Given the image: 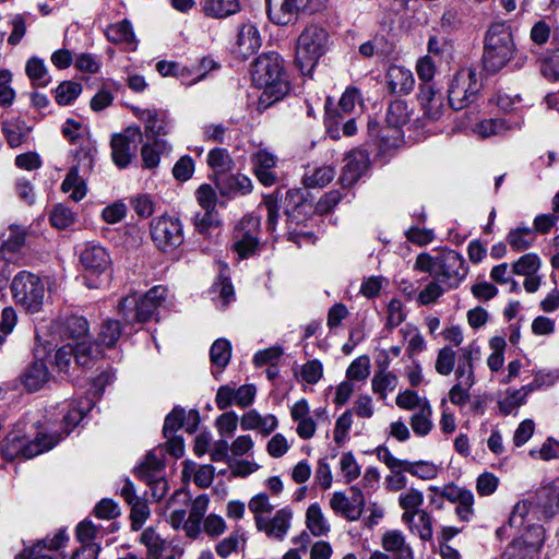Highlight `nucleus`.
Listing matches in <instances>:
<instances>
[{"instance_id":"obj_1","label":"nucleus","mask_w":559,"mask_h":559,"mask_svg":"<svg viewBox=\"0 0 559 559\" xmlns=\"http://www.w3.org/2000/svg\"><path fill=\"white\" fill-rule=\"evenodd\" d=\"M250 74L253 84L262 90L259 96L261 107L266 108L282 99L289 90L284 62L277 52L260 55L251 64Z\"/></svg>"},{"instance_id":"obj_2","label":"nucleus","mask_w":559,"mask_h":559,"mask_svg":"<svg viewBox=\"0 0 559 559\" xmlns=\"http://www.w3.org/2000/svg\"><path fill=\"white\" fill-rule=\"evenodd\" d=\"M51 334L75 346V362L82 367L98 356V345L90 342V324L82 316L69 314L55 320L50 326Z\"/></svg>"},{"instance_id":"obj_3","label":"nucleus","mask_w":559,"mask_h":559,"mask_svg":"<svg viewBox=\"0 0 559 559\" xmlns=\"http://www.w3.org/2000/svg\"><path fill=\"white\" fill-rule=\"evenodd\" d=\"M515 51L511 27L504 22L490 25L484 47V66L489 72H498L512 59Z\"/></svg>"},{"instance_id":"obj_4","label":"nucleus","mask_w":559,"mask_h":559,"mask_svg":"<svg viewBox=\"0 0 559 559\" xmlns=\"http://www.w3.org/2000/svg\"><path fill=\"white\" fill-rule=\"evenodd\" d=\"M329 34L318 25L307 26L299 35L296 45V66L304 75H311L319 59L324 55Z\"/></svg>"},{"instance_id":"obj_5","label":"nucleus","mask_w":559,"mask_h":559,"mask_svg":"<svg viewBox=\"0 0 559 559\" xmlns=\"http://www.w3.org/2000/svg\"><path fill=\"white\" fill-rule=\"evenodd\" d=\"M167 289L154 286L146 294H131L119 304V312L127 324L143 323L153 318L157 308L165 301Z\"/></svg>"},{"instance_id":"obj_6","label":"nucleus","mask_w":559,"mask_h":559,"mask_svg":"<svg viewBox=\"0 0 559 559\" xmlns=\"http://www.w3.org/2000/svg\"><path fill=\"white\" fill-rule=\"evenodd\" d=\"M13 299L27 312H39L44 305L45 285L41 278L28 271L19 272L12 280Z\"/></svg>"},{"instance_id":"obj_7","label":"nucleus","mask_w":559,"mask_h":559,"mask_svg":"<svg viewBox=\"0 0 559 559\" xmlns=\"http://www.w3.org/2000/svg\"><path fill=\"white\" fill-rule=\"evenodd\" d=\"M481 84L475 69L463 68L459 70L450 82L448 98L454 110L469 106L477 97Z\"/></svg>"},{"instance_id":"obj_8","label":"nucleus","mask_w":559,"mask_h":559,"mask_svg":"<svg viewBox=\"0 0 559 559\" xmlns=\"http://www.w3.org/2000/svg\"><path fill=\"white\" fill-rule=\"evenodd\" d=\"M259 235L260 218L252 214L243 216L233 235L231 250L238 259H248L260 252L262 243Z\"/></svg>"},{"instance_id":"obj_9","label":"nucleus","mask_w":559,"mask_h":559,"mask_svg":"<svg viewBox=\"0 0 559 559\" xmlns=\"http://www.w3.org/2000/svg\"><path fill=\"white\" fill-rule=\"evenodd\" d=\"M150 234L156 248L163 252H173L185 241L182 223L176 216L162 215L153 218Z\"/></svg>"},{"instance_id":"obj_10","label":"nucleus","mask_w":559,"mask_h":559,"mask_svg":"<svg viewBox=\"0 0 559 559\" xmlns=\"http://www.w3.org/2000/svg\"><path fill=\"white\" fill-rule=\"evenodd\" d=\"M209 506V496L199 495L191 501L188 516L185 510H174L169 515V524L174 530H182L188 538L197 539L202 533L201 524Z\"/></svg>"},{"instance_id":"obj_11","label":"nucleus","mask_w":559,"mask_h":559,"mask_svg":"<svg viewBox=\"0 0 559 559\" xmlns=\"http://www.w3.org/2000/svg\"><path fill=\"white\" fill-rule=\"evenodd\" d=\"M95 154L96 150L91 146L82 147L75 154L78 164L70 168L61 185L62 191L70 192L73 201H80L86 195V186L79 173L82 170L86 174L93 168Z\"/></svg>"},{"instance_id":"obj_12","label":"nucleus","mask_w":559,"mask_h":559,"mask_svg":"<svg viewBox=\"0 0 559 559\" xmlns=\"http://www.w3.org/2000/svg\"><path fill=\"white\" fill-rule=\"evenodd\" d=\"M292 420L297 425L296 433L302 440L311 439L317 430V423L330 424L329 414L325 407L314 409L311 415L307 400L301 399L290 407Z\"/></svg>"},{"instance_id":"obj_13","label":"nucleus","mask_w":559,"mask_h":559,"mask_svg":"<svg viewBox=\"0 0 559 559\" xmlns=\"http://www.w3.org/2000/svg\"><path fill=\"white\" fill-rule=\"evenodd\" d=\"M143 134L138 126L128 127L123 133L115 134L111 139V157L119 168L127 167L135 155Z\"/></svg>"},{"instance_id":"obj_14","label":"nucleus","mask_w":559,"mask_h":559,"mask_svg":"<svg viewBox=\"0 0 559 559\" xmlns=\"http://www.w3.org/2000/svg\"><path fill=\"white\" fill-rule=\"evenodd\" d=\"M467 274L464 258L455 250H441L437 277L448 289L459 287Z\"/></svg>"},{"instance_id":"obj_15","label":"nucleus","mask_w":559,"mask_h":559,"mask_svg":"<svg viewBox=\"0 0 559 559\" xmlns=\"http://www.w3.org/2000/svg\"><path fill=\"white\" fill-rule=\"evenodd\" d=\"M431 491L439 493L451 503H455V514L462 522H471L475 515L474 493L455 484H447L442 488L431 486Z\"/></svg>"},{"instance_id":"obj_16","label":"nucleus","mask_w":559,"mask_h":559,"mask_svg":"<svg viewBox=\"0 0 559 559\" xmlns=\"http://www.w3.org/2000/svg\"><path fill=\"white\" fill-rule=\"evenodd\" d=\"M163 471L164 462L155 450L148 452L135 469L139 478L146 481L147 485L154 486L153 496L158 500L163 498L167 489L166 480L163 477Z\"/></svg>"},{"instance_id":"obj_17","label":"nucleus","mask_w":559,"mask_h":559,"mask_svg":"<svg viewBox=\"0 0 559 559\" xmlns=\"http://www.w3.org/2000/svg\"><path fill=\"white\" fill-rule=\"evenodd\" d=\"M350 491V497L342 491H335L330 499V507L335 514L354 522L361 516L366 500L361 488L358 486H352Z\"/></svg>"},{"instance_id":"obj_18","label":"nucleus","mask_w":559,"mask_h":559,"mask_svg":"<svg viewBox=\"0 0 559 559\" xmlns=\"http://www.w3.org/2000/svg\"><path fill=\"white\" fill-rule=\"evenodd\" d=\"M133 115L144 123V130L147 136L158 138L167 135L171 130V120L167 110L162 108H141L133 106Z\"/></svg>"},{"instance_id":"obj_19","label":"nucleus","mask_w":559,"mask_h":559,"mask_svg":"<svg viewBox=\"0 0 559 559\" xmlns=\"http://www.w3.org/2000/svg\"><path fill=\"white\" fill-rule=\"evenodd\" d=\"M522 116L488 118L477 122L473 131L479 138L504 136L508 133L520 131L523 128Z\"/></svg>"},{"instance_id":"obj_20","label":"nucleus","mask_w":559,"mask_h":559,"mask_svg":"<svg viewBox=\"0 0 559 559\" xmlns=\"http://www.w3.org/2000/svg\"><path fill=\"white\" fill-rule=\"evenodd\" d=\"M530 534L534 536L535 539H514L503 551L502 559H535L537 552L544 544V528L539 525L533 526L530 530Z\"/></svg>"},{"instance_id":"obj_21","label":"nucleus","mask_w":559,"mask_h":559,"mask_svg":"<svg viewBox=\"0 0 559 559\" xmlns=\"http://www.w3.org/2000/svg\"><path fill=\"white\" fill-rule=\"evenodd\" d=\"M292 520V509L283 508L277 510L271 519L257 518L255 526L259 532H263L269 538L283 540L290 528Z\"/></svg>"},{"instance_id":"obj_22","label":"nucleus","mask_w":559,"mask_h":559,"mask_svg":"<svg viewBox=\"0 0 559 559\" xmlns=\"http://www.w3.org/2000/svg\"><path fill=\"white\" fill-rule=\"evenodd\" d=\"M340 183L344 188L353 187L369 167V155L362 150H353L344 158Z\"/></svg>"},{"instance_id":"obj_23","label":"nucleus","mask_w":559,"mask_h":559,"mask_svg":"<svg viewBox=\"0 0 559 559\" xmlns=\"http://www.w3.org/2000/svg\"><path fill=\"white\" fill-rule=\"evenodd\" d=\"M269 19L276 25H287L306 7L304 0H266Z\"/></svg>"},{"instance_id":"obj_24","label":"nucleus","mask_w":559,"mask_h":559,"mask_svg":"<svg viewBox=\"0 0 559 559\" xmlns=\"http://www.w3.org/2000/svg\"><path fill=\"white\" fill-rule=\"evenodd\" d=\"M253 173L264 186H272L276 181L275 167L277 157L271 152L260 148L251 156Z\"/></svg>"},{"instance_id":"obj_25","label":"nucleus","mask_w":559,"mask_h":559,"mask_svg":"<svg viewBox=\"0 0 559 559\" xmlns=\"http://www.w3.org/2000/svg\"><path fill=\"white\" fill-rule=\"evenodd\" d=\"M80 261L84 269L91 274H103L109 270L111 260L104 247L87 245L82 251Z\"/></svg>"},{"instance_id":"obj_26","label":"nucleus","mask_w":559,"mask_h":559,"mask_svg":"<svg viewBox=\"0 0 559 559\" xmlns=\"http://www.w3.org/2000/svg\"><path fill=\"white\" fill-rule=\"evenodd\" d=\"M261 45L262 38L258 27L252 23L241 24L236 37L235 51L243 58H248L255 53Z\"/></svg>"},{"instance_id":"obj_27","label":"nucleus","mask_w":559,"mask_h":559,"mask_svg":"<svg viewBox=\"0 0 559 559\" xmlns=\"http://www.w3.org/2000/svg\"><path fill=\"white\" fill-rule=\"evenodd\" d=\"M386 87L392 94L407 95L415 86V78L409 69L391 66L385 74Z\"/></svg>"},{"instance_id":"obj_28","label":"nucleus","mask_w":559,"mask_h":559,"mask_svg":"<svg viewBox=\"0 0 559 559\" xmlns=\"http://www.w3.org/2000/svg\"><path fill=\"white\" fill-rule=\"evenodd\" d=\"M381 546L385 552L392 555V559H415L412 546L399 530H390L383 533Z\"/></svg>"},{"instance_id":"obj_29","label":"nucleus","mask_w":559,"mask_h":559,"mask_svg":"<svg viewBox=\"0 0 559 559\" xmlns=\"http://www.w3.org/2000/svg\"><path fill=\"white\" fill-rule=\"evenodd\" d=\"M472 346L462 347L454 369L455 385L472 389L476 382Z\"/></svg>"},{"instance_id":"obj_30","label":"nucleus","mask_w":559,"mask_h":559,"mask_svg":"<svg viewBox=\"0 0 559 559\" xmlns=\"http://www.w3.org/2000/svg\"><path fill=\"white\" fill-rule=\"evenodd\" d=\"M202 10L206 16L226 19L241 10L239 0H202Z\"/></svg>"},{"instance_id":"obj_31","label":"nucleus","mask_w":559,"mask_h":559,"mask_svg":"<svg viewBox=\"0 0 559 559\" xmlns=\"http://www.w3.org/2000/svg\"><path fill=\"white\" fill-rule=\"evenodd\" d=\"M411 109L404 100L392 102L385 114V121L393 129L396 136L400 135V129L411 119Z\"/></svg>"},{"instance_id":"obj_32","label":"nucleus","mask_w":559,"mask_h":559,"mask_svg":"<svg viewBox=\"0 0 559 559\" xmlns=\"http://www.w3.org/2000/svg\"><path fill=\"white\" fill-rule=\"evenodd\" d=\"M105 34L111 43L123 44L130 49L135 48V36L132 25L128 20L109 25Z\"/></svg>"},{"instance_id":"obj_33","label":"nucleus","mask_w":559,"mask_h":559,"mask_svg":"<svg viewBox=\"0 0 559 559\" xmlns=\"http://www.w3.org/2000/svg\"><path fill=\"white\" fill-rule=\"evenodd\" d=\"M432 415L433 411L431 404L412 413L409 425L415 436L424 438L431 432L433 429Z\"/></svg>"},{"instance_id":"obj_34","label":"nucleus","mask_w":559,"mask_h":559,"mask_svg":"<svg viewBox=\"0 0 559 559\" xmlns=\"http://www.w3.org/2000/svg\"><path fill=\"white\" fill-rule=\"evenodd\" d=\"M306 526L316 537L324 536L330 532V524L318 503H312L308 507L306 511Z\"/></svg>"},{"instance_id":"obj_35","label":"nucleus","mask_w":559,"mask_h":559,"mask_svg":"<svg viewBox=\"0 0 559 559\" xmlns=\"http://www.w3.org/2000/svg\"><path fill=\"white\" fill-rule=\"evenodd\" d=\"M29 128L19 119L7 120L2 123V132L11 147H17L27 139Z\"/></svg>"},{"instance_id":"obj_36","label":"nucleus","mask_w":559,"mask_h":559,"mask_svg":"<svg viewBox=\"0 0 559 559\" xmlns=\"http://www.w3.org/2000/svg\"><path fill=\"white\" fill-rule=\"evenodd\" d=\"M536 240L535 230L531 227L519 226L511 229L507 235V242L514 251H525Z\"/></svg>"},{"instance_id":"obj_37","label":"nucleus","mask_w":559,"mask_h":559,"mask_svg":"<svg viewBox=\"0 0 559 559\" xmlns=\"http://www.w3.org/2000/svg\"><path fill=\"white\" fill-rule=\"evenodd\" d=\"M397 384L399 379L391 371H378L371 379V390L380 400H385L389 392L394 391Z\"/></svg>"},{"instance_id":"obj_38","label":"nucleus","mask_w":559,"mask_h":559,"mask_svg":"<svg viewBox=\"0 0 559 559\" xmlns=\"http://www.w3.org/2000/svg\"><path fill=\"white\" fill-rule=\"evenodd\" d=\"M60 439L61 437L56 435H41L34 440H29L25 437L23 459H32L45 451L50 450L60 441Z\"/></svg>"},{"instance_id":"obj_39","label":"nucleus","mask_w":559,"mask_h":559,"mask_svg":"<svg viewBox=\"0 0 559 559\" xmlns=\"http://www.w3.org/2000/svg\"><path fill=\"white\" fill-rule=\"evenodd\" d=\"M335 176V169L329 165L308 168L304 182L308 188H322L329 185Z\"/></svg>"},{"instance_id":"obj_40","label":"nucleus","mask_w":559,"mask_h":559,"mask_svg":"<svg viewBox=\"0 0 559 559\" xmlns=\"http://www.w3.org/2000/svg\"><path fill=\"white\" fill-rule=\"evenodd\" d=\"M400 334L407 344L406 353L409 358H413L415 355L420 354L426 349V341L417 326L406 324L400 330Z\"/></svg>"},{"instance_id":"obj_41","label":"nucleus","mask_w":559,"mask_h":559,"mask_svg":"<svg viewBox=\"0 0 559 559\" xmlns=\"http://www.w3.org/2000/svg\"><path fill=\"white\" fill-rule=\"evenodd\" d=\"M92 408L93 402L88 397L73 401L70 404V409L63 417L67 435L70 432V429L74 428Z\"/></svg>"},{"instance_id":"obj_42","label":"nucleus","mask_w":559,"mask_h":559,"mask_svg":"<svg viewBox=\"0 0 559 559\" xmlns=\"http://www.w3.org/2000/svg\"><path fill=\"white\" fill-rule=\"evenodd\" d=\"M48 369L43 360H36L24 373L23 382L29 391L39 390L48 380Z\"/></svg>"},{"instance_id":"obj_43","label":"nucleus","mask_w":559,"mask_h":559,"mask_svg":"<svg viewBox=\"0 0 559 559\" xmlns=\"http://www.w3.org/2000/svg\"><path fill=\"white\" fill-rule=\"evenodd\" d=\"M245 543V532L242 531V528L237 527L227 537L223 538L219 543H217V545L215 546V551L221 558L226 559L233 552L237 551L240 546H243Z\"/></svg>"},{"instance_id":"obj_44","label":"nucleus","mask_w":559,"mask_h":559,"mask_svg":"<svg viewBox=\"0 0 559 559\" xmlns=\"http://www.w3.org/2000/svg\"><path fill=\"white\" fill-rule=\"evenodd\" d=\"M207 165L216 175L223 176L233 168L234 162L226 148L215 147L207 154Z\"/></svg>"},{"instance_id":"obj_45","label":"nucleus","mask_w":559,"mask_h":559,"mask_svg":"<svg viewBox=\"0 0 559 559\" xmlns=\"http://www.w3.org/2000/svg\"><path fill=\"white\" fill-rule=\"evenodd\" d=\"M212 365L221 372L229 362L231 357L230 343L225 338L216 340L210 350Z\"/></svg>"},{"instance_id":"obj_46","label":"nucleus","mask_w":559,"mask_h":559,"mask_svg":"<svg viewBox=\"0 0 559 559\" xmlns=\"http://www.w3.org/2000/svg\"><path fill=\"white\" fill-rule=\"evenodd\" d=\"M395 404L399 408L412 413L430 404L427 397L420 396L416 391L405 390L397 394Z\"/></svg>"},{"instance_id":"obj_47","label":"nucleus","mask_w":559,"mask_h":559,"mask_svg":"<svg viewBox=\"0 0 559 559\" xmlns=\"http://www.w3.org/2000/svg\"><path fill=\"white\" fill-rule=\"evenodd\" d=\"M25 71L33 85L44 87L50 82L47 68L41 59L31 58L26 63Z\"/></svg>"},{"instance_id":"obj_48","label":"nucleus","mask_w":559,"mask_h":559,"mask_svg":"<svg viewBox=\"0 0 559 559\" xmlns=\"http://www.w3.org/2000/svg\"><path fill=\"white\" fill-rule=\"evenodd\" d=\"M403 471L423 480L433 479L438 475L437 465L428 461H406Z\"/></svg>"},{"instance_id":"obj_49","label":"nucleus","mask_w":559,"mask_h":559,"mask_svg":"<svg viewBox=\"0 0 559 559\" xmlns=\"http://www.w3.org/2000/svg\"><path fill=\"white\" fill-rule=\"evenodd\" d=\"M68 537L64 531H59L53 537H47L34 545L29 550V556L32 559H44L46 557V555L43 554L44 549L57 550L64 545Z\"/></svg>"},{"instance_id":"obj_50","label":"nucleus","mask_w":559,"mask_h":559,"mask_svg":"<svg viewBox=\"0 0 559 559\" xmlns=\"http://www.w3.org/2000/svg\"><path fill=\"white\" fill-rule=\"evenodd\" d=\"M447 290L449 289L442 281L436 277L420 290L417 302L421 306L435 304Z\"/></svg>"},{"instance_id":"obj_51","label":"nucleus","mask_w":559,"mask_h":559,"mask_svg":"<svg viewBox=\"0 0 559 559\" xmlns=\"http://www.w3.org/2000/svg\"><path fill=\"white\" fill-rule=\"evenodd\" d=\"M141 543L147 547L148 559H159L164 550L165 542L155 532L154 528H145L140 538Z\"/></svg>"},{"instance_id":"obj_52","label":"nucleus","mask_w":559,"mask_h":559,"mask_svg":"<svg viewBox=\"0 0 559 559\" xmlns=\"http://www.w3.org/2000/svg\"><path fill=\"white\" fill-rule=\"evenodd\" d=\"M528 394L530 392L525 390L524 385L518 390H509L507 395L498 403L500 412L504 415L511 414L525 402Z\"/></svg>"},{"instance_id":"obj_53","label":"nucleus","mask_w":559,"mask_h":559,"mask_svg":"<svg viewBox=\"0 0 559 559\" xmlns=\"http://www.w3.org/2000/svg\"><path fill=\"white\" fill-rule=\"evenodd\" d=\"M82 92L80 83L66 81L58 85L55 92L56 102L61 106L70 105Z\"/></svg>"},{"instance_id":"obj_54","label":"nucleus","mask_w":559,"mask_h":559,"mask_svg":"<svg viewBox=\"0 0 559 559\" xmlns=\"http://www.w3.org/2000/svg\"><path fill=\"white\" fill-rule=\"evenodd\" d=\"M538 504L548 515H552L559 509V489L556 486L544 487L538 492Z\"/></svg>"},{"instance_id":"obj_55","label":"nucleus","mask_w":559,"mask_h":559,"mask_svg":"<svg viewBox=\"0 0 559 559\" xmlns=\"http://www.w3.org/2000/svg\"><path fill=\"white\" fill-rule=\"evenodd\" d=\"M25 447V436H19L16 433H10L3 445L2 454L8 461L15 459H23V452Z\"/></svg>"},{"instance_id":"obj_56","label":"nucleus","mask_w":559,"mask_h":559,"mask_svg":"<svg viewBox=\"0 0 559 559\" xmlns=\"http://www.w3.org/2000/svg\"><path fill=\"white\" fill-rule=\"evenodd\" d=\"M370 374V360L368 356H359L352 361L346 370L349 381H364Z\"/></svg>"},{"instance_id":"obj_57","label":"nucleus","mask_w":559,"mask_h":559,"mask_svg":"<svg viewBox=\"0 0 559 559\" xmlns=\"http://www.w3.org/2000/svg\"><path fill=\"white\" fill-rule=\"evenodd\" d=\"M540 267V259L535 253H526L522 255L512 265V272L516 275H532Z\"/></svg>"},{"instance_id":"obj_58","label":"nucleus","mask_w":559,"mask_h":559,"mask_svg":"<svg viewBox=\"0 0 559 559\" xmlns=\"http://www.w3.org/2000/svg\"><path fill=\"white\" fill-rule=\"evenodd\" d=\"M121 336V328L120 323L115 320H106L100 325V331L98 333V341L107 347H112L116 345L117 341Z\"/></svg>"},{"instance_id":"obj_59","label":"nucleus","mask_w":559,"mask_h":559,"mask_svg":"<svg viewBox=\"0 0 559 559\" xmlns=\"http://www.w3.org/2000/svg\"><path fill=\"white\" fill-rule=\"evenodd\" d=\"M385 313V326L390 330L399 326L406 319L404 304L397 298H393L389 301Z\"/></svg>"},{"instance_id":"obj_60","label":"nucleus","mask_w":559,"mask_h":559,"mask_svg":"<svg viewBox=\"0 0 559 559\" xmlns=\"http://www.w3.org/2000/svg\"><path fill=\"white\" fill-rule=\"evenodd\" d=\"M297 377L308 384L318 383L323 377V366L321 361L318 359L307 361L301 366Z\"/></svg>"},{"instance_id":"obj_61","label":"nucleus","mask_w":559,"mask_h":559,"mask_svg":"<svg viewBox=\"0 0 559 559\" xmlns=\"http://www.w3.org/2000/svg\"><path fill=\"white\" fill-rule=\"evenodd\" d=\"M411 531L419 536L420 539L427 542L433 536L432 516L426 511L418 512V519L412 525Z\"/></svg>"},{"instance_id":"obj_62","label":"nucleus","mask_w":559,"mask_h":559,"mask_svg":"<svg viewBox=\"0 0 559 559\" xmlns=\"http://www.w3.org/2000/svg\"><path fill=\"white\" fill-rule=\"evenodd\" d=\"M455 352L451 347H442L436 359V371L441 376H449L454 370Z\"/></svg>"},{"instance_id":"obj_63","label":"nucleus","mask_w":559,"mask_h":559,"mask_svg":"<svg viewBox=\"0 0 559 559\" xmlns=\"http://www.w3.org/2000/svg\"><path fill=\"white\" fill-rule=\"evenodd\" d=\"M352 426L353 413L347 409L335 421L333 439L337 444H343L347 440Z\"/></svg>"},{"instance_id":"obj_64","label":"nucleus","mask_w":559,"mask_h":559,"mask_svg":"<svg viewBox=\"0 0 559 559\" xmlns=\"http://www.w3.org/2000/svg\"><path fill=\"white\" fill-rule=\"evenodd\" d=\"M540 72L550 82L559 81V48L542 60Z\"/></svg>"}]
</instances>
